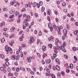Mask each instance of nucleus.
<instances>
[{"instance_id": "obj_62", "label": "nucleus", "mask_w": 78, "mask_h": 78, "mask_svg": "<svg viewBox=\"0 0 78 78\" xmlns=\"http://www.w3.org/2000/svg\"><path fill=\"white\" fill-rule=\"evenodd\" d=\"M62 40H64V39H65V37H64V36H63L62 37Z\"/></svg>"}, {"instance_id": "obj_9", "label": "nucleus", "mask_w": 78, "mask_h": 78, "mask_svg": "<svg viewBox=\"0 0 78 78\" xmlns=\"http://www.w3.org/2000/svg\"><path fill=\"white\" fill-rule=\"evenodd\" d=\"M42 50L44 51H45L46 50V47L45 46H43L42 47Z\"/></svg>"}, {"instance_id": "obj_50", "label": "nucleus", "mask_w": 78, "mask_h": 78, "mask_svg": "<svg viewBox=\"0 0 78 78\" xmlns=\"http://www.w3.org/2000/svg\"><path fill=\"white\" fill-rule=\"evenodd\" d=\"M75 25L76 26H78V22H76L75 23Z\"/></svg>"}, {"instance_id": "obj_38", "label": "nucleus", "mask_w": 78, "mask_h": 78, "mask_svg": "<svg viewBox=\"0 0 78 78\" xmlns=\"http://www.w3.org/2000/svg\"><path fill=\"white\" fill-rule=\"evenodd\" d=\"M61 74L62 76H64V73L63 72H62L61 73Z\"/></svg>"}, {"instance_id": "obj_13", "label": "nucleus", "mask_w": 78, "mask_h": 78, "mask_svg": "<svg viewBox=\"0 0 78 78\" xmlns=\"http://www.w3.org/2000/svg\"><path fill=\"white\" fill-rule=\"evenodd\" d=\"M48 27L49 28H50L51 27V24L50 23H49L48 24Z\"/></svg>"}, {"instance_id": "obj_46", "label": "nucleus", "mask_w": 78, "mask_h": 78, "mask_svg": "<svg viewBox=\"0 0 78 78\" xmlns=\"http://www.w3.org/2000/svg\"><path fill=\"white\" fill-rule=\"evenodd\" d=\"M50 10H49L47 12V14L49 15H50Z\"/></svg>"}, {"instance_id": "obj_40", "label": "nucleus", "mask_w": 78, "mask_h": 78, "mask_svg": "<svg viewBox=\"0 0 78 78\" xmlns=\"http://www.w3.org/2000/svg\"><path fill=\"white\" fill-rule=\"evenodd\" d=\"M47 19L49 22H50V17L49 16L47 17Z\"/></svg>"}, {"instance_id": "obj_60", "label": "nucleus", "mask_w": 78, "mask_h": 78, "mask_svg": "<svg viewBox=\"0 0 78 78\" xmlns=\"http://www.w3.org/2000/svg\"><path fill=\"white\" fill-rule=\"evenodd\" d=\"M37 56H39L40 57L41 56V55H40V54L38 53H37Z\"/></svg>"}, {"instance_id": "obj_49", "label": "nucleus", "mask_w": 78, "mask_h": 78, "mask_svg": "<svg viewBox=\"0 0 78 78\" xmlns=\"http://www.w3.org/2000/svg\"><path fill=\"white\" fill-rule=\"evenodd\" d=\"M27 17L28 19H30V16H27Z\"/></svg>"}, {"instance_id": "obj_25", "label": "nucleus", "mask_w": 78, "mask_h": 78, "mask_svg": "<svg viewBox=\"0 0 78 78\" xmlns=\"http://www.w3.org/2000/svg\"><path fill=\"white\" fill-rule=\"evenodd\" d=\"M5 38H3L2 39L1 42H2V43L4 42H5Z\"/></svg>"}, {"instance_id": "obj_54", "label": "nucleus", "mask_w": 78, "mask_h": 78, "mask_svg": "<svg viewBox=\"0 0 78 78\" xmlns=\"http://www.w3.org/2000/svg\"><path fill=\"white\" fill-rule=\"evenodd\" d=\"M26 27H25V25L24 24H23V30H25V29L26 28Z\"/></svg>"}, {"instance_id": "obj_4", "label": "nucleus", "mask_w": 78, "mask_h": 78, "mask_svg": "<svg viewBox=\"0 0 78 78\" xmlns=\"http://www.w3.org/2000/svg\"><path fill=\"white\" fill-rule=\"evenodd\" d=\"M11 58L12 60H14V59H16V60H18V59H17V57L16 56L12 55L11 56Z\"/></svg>"}, {"instance_id": "obj_29", "label": "nucleus", "mask_w": 78, "mask_h": 78, "mask_svg": "<svg viewBox=\"0 0 78 78\" xmlns=\"http://www.w3.org/2000/svg\"><path fill=\"white\" fill-rule=\"evenodd\" d=\"M0 69L1 70V71H3V70H4V68H3V67H1Z\"/></svg>"}, {"instance_id": "obj_12", "label": "nucleus", "mask_w": 78, "mask_h": 78, "mask_svg": "<svg viewBox=\"0 0 78 78\" xmlns=\"http://www.w3.org/2000/svg\"><path fill=\"white\" fill-rule=\"evenodd\" d=\"M55 62H58V64H60V61H59V60L58 58L55 59Z\"/></svg>"}, {"instance_id": "obj_52", "label": "nucleus", "mask_w": 78, "mask_h": 78, "mask_svg": "<svg viewBox=\"0 0 78 78\" xmlns=\"http://www.w3.org/2000/svg\"><path fill=\"white\" fill-rule=\"evenodd\" d=\"M55 15H58V12L56 11H55Z\"/></svg>"}, {"instance_id": "obj_6", "label": "nucleus", "mask_w": 78, "mask_h": 78, "mask_svg": "<svg viewBox=\"0 0 78 78\" xmlns=\"http://www.w3.org/2000/svg\"><path fill=\"white\" fill-rule=\"evenodd\" d=\"M28 60V62H31V57L30 56L29 58H28L27 59Z\"/></svg>"}, {"instance_id": "obj_2", "label": "nucleus", "mask_w": 78, "mask_h": 78, "mask_svg": "<svg viewBox=\"0 0 78 78\" xmlns=\"http://www.w3.org/2000/svg\"><path fill=\"white\" fill-rule=\"evenodd\" d=\"M60 50L62 51H63V52H64V53H66V50H65V48L63 46H62L61 47V48H60Z\"/></svg>"}, {"instance_id": "obj_44", "label": "nucleus", "mask_w": 78, "mask_h": 78, "mask_svg": "<svg viewBox=\"0 0 78 78\" xmlns=\"http://www.w3.org/2000/svg\"><path fill=\"white\" fill-rule=\"evenodd\" d=\"M48 46H49V47H50L51 48L52 47V44H48Z\"/></svg>"}, {"instance_id": "obj_1", "label": "nucleus", "mask_w": 78, "mask_h": 78, "mask_svg": "<svg viewBox=\"0 0 78 78\" xmlns=\"http://www.w3.org/2000/svg\"><path fill=\"white\" fill-rule=\"evenodd\" d=\"M5 50L7 52L9 51L10 53H11V54L12 53V49L11 48L9 47H8V46H6L5 47Z\"/></svg>"}, {"instance_id": "obj_3", "label": "nucleus", "mask_w": 78, "mask_h": 78, "mask_svg": "<svg viewBox=\"0 0 78 78\" xmlns=\"http://www.w3.org/2000/svg\"><path fill=\"white\" fill-rule=\"evenodd\" d=\"M30 41L31 42H33L34 41V37L31 36L30 37Z\"/></svg>"}, {"instance_id": "obj_51", "label": "nucleus", "mask_w": 78, "mask_h": 78, "mask_svg": "<svg viewBox=\"0 0 78 78\" xmlns=\"http://www.w3.org/2000/svg\"><path fill=\"white\" fill-rule=\"evenodd\" d=\"M22 47H23V48L25 47V44H23L22 45Z\"/></svg>"}, {"instance_id": "obj_30", "label": "nucleus", "mask_w": 78, "mask_h": 78, "mask_svg": "<svg viewBox=\"0 0 78 78\" xmlns=\"http://www.w3.org/2000/svg\"><path fill=\"white\" fill-rule=\"evenodd\" d=\"M64 57L66 59H67L68 58V56L66 55H64Z\"/></svg>"}, {"instance_id": "obj_18", "label": "nucleus", "mask_w": 78, "mask_h": 78, "mask_svg": "<svg viewBox=\"0 0 78 78\" xmlns=\"http://www.w3.org/2000/svg\"><path fill=\"white\" fill-rule=\"evenodd\" d=\"M15 29V28L14 27H13L12 29H10V31L12 32H13L14 31V30Z\"/></svg>"}, {"instance_id": "obj_59", "label": "nucleus", "mask_w": 78, "mask_h": 78, "mask_svg": "<svg viewBox=\"0 0 78 78\" xmlns=\"http://www.w3.org/2000/svg\"><path fill=\"white\" fill-rule=\"evenodd\" d=\"M53 48L54 49H55V50H57V48H56V47L55 46Z\"/></svg>"}, {"instance_id": "obj_39", "label": "nucleus", "mask_w": 78, "mask_h": 78, "mask_svg": "<svg viewBox=\"0 0 78 78\" xmlns=\"http://www.w3.org/2000/svg\"><path fill=\"white\" fill-rule=\"evenodd\" d=\"M34 15L36 17H38V15L37 14V13H36L34 14Z\"/></svg>"}, {"instance_id": "obj_33", "label": "nucleus", "mask_w": 78, "mask_h": 78, "mask_svg": "<svg viewBox=\"0 0 78 78\" xmlns=\"http://www.w3.org/2000/svg\"><path fill=\"white\" fill-rule=\"evenodd\" d=\"M19 70H20L19 68L17 67L16 69V72H19Z\"/></svg>"}, {"instance_id": "obj_23", "label": "nucleus", "mask_w": 78, "mask_h": 78, "mask_svg": "<svg viewBox=\"0 0 78 78\" xmlns=\"http://www.w3.org/2000/svg\"><path fill=\"white\" fill-rule=\"evenodd\" d=\"M0 57L2 58V59L4 58V55H3V54H1L0 55Z\"/></svg>"}, {"instance_id": "obj_53", "label": "nucleus", "mask_w": 78, "mask_h": 78, "mask_svg": "<svg viewBox=\"0 0 78 78\" xmlns=\"http://www.w3.org/2000/svg\"><path fill=\"white\" fill-rule=\"evenodd\" d=\"M31 73L32 75H34V73L33 71H31Z\"/></svg>"}, {"instance_id": "obj_34", "label": "nucleus", "mask_w": 78, "mask_h": 78, "mask_svg": "<svg viewBox=\"0 0 78 78\" xmlns=\"http://www.w3.org/2000/svg\"><path fill=\"white\" fill-rule=\"evenodd\" d=\"M66 27H67V28L68 29V30H69V29H70V28H69V25H68V24L67 25Z\"/></svg>"}, {"instance_id": "obj_57", "label": "nucleus", "mask_w": 78, "mask_h": 78, "mask_svg": "<svg viewBox=\"0 0 78 78\" xmlns=\"http://www.w3.org/2000/svg\"><path fill=\"white\" fill-rule=\"evenodd\" d=\"M34 32L35 34H37V30H34Z\"/></svg>"}, {"instance_id": "obj_22", "label": "nucleus", "mask_w": 78, "mask_h": 78, "mask_svg": "<svg viewBox=\"0 0 78 78\" xmlns=\"http://www.w3.org/2000/svg\"><path fill=\"white\" fill-rule=\"evenodd\" d=\"M51 76L52 78H56V77H55V76L53 74H51Z\"/></svg>"}, {"instance_id": "obj_24", "label": "nucleus", "mask_w": 78, "mask_h": 78, "mask_svg": "<svg viewBox=\"0 0 78 78\" xmlns=\"http://www.w3.org/2000/svg\"><path fill=\"white\" fill-rule=\"evenodd\" d=\"M8 75L10 76H13V74L12 73H10L8 74Z\"/></svg>"}, {"instance_id": "obj_56", "label": "nucleus", "mask_w": 78, "mask_h": 78, "mask_svg": "<svg viewBox=\"0 0 78 78\" xmlns=\"http://www.w3.org/2000/svg\"><path fill=\"white\" fill-rule=\"evenodd\" d=\"M41 63L43 64H45V62L44 61V60H42L41 61Z\"/></svg>"}, {"instance_id": "obj_28", "label": "nucleus", "mask_w": 78, "mask_h": 78, "mask_svg": "<svg viewBox=\"0 0 78 78\" xmlns=\"http://www.w3.org/2000/svg\"><path fill=\"white\" fill-rule=\"evenodd\" d=\"M3 9L4 11H8V9L7 8H4Z\"/></svg>"}, {"instance_id": "obj_19", "label": "nucleus", "mask_w": 78, "mask_h": 78, "mask_svg": "<svg viewBox=\"0 0 78 78\" xmlns=\"http://www.w3.org/2000/svg\"><path fill=\"white\" fill-rule=\"evenodd\" d=\"M41 11L42 12H44L45 11V7H42L41 8Z\"/></svg>"}, {"instance_id": "obj_61", "label": "nucleus", "mask_w": 78, "mask_h": 78, "mask_svg": "<svg viewBox=\"0 0 78 78\" xmlns=\"http://www.w3.org/2000/svg\"><path fill=\"white\" fill-rule=\"evenodd\" d=\"M10 4L12 5H13L14 4V2H11Z\"/></svg>"}, {"instance_id": "obj_15", "label": "nucleus", "mask_w": 78, "mask_h": 78, "mask_svg": "<svg viewBox=\"0 0 78 78\" xmlns=\"http://www.w3.org/2000/svg\"><path fill=\"white\" fill-rule=\"evenodd\" d=\"M73 58L75 61H77V60H78V58H77V57H76L75 56H74Z\"/></svg>"}, {"instance_id": "obj_14", "label": "nucleus", "mask_w": 78, "mask_h": 78, "mask_svg": "<svg viewBox=\"0 0 78 78\" xmlns=\"http://www.w3.org/2000/svg\"><path fill=\"white\" fill-rule=\"evenodd\" d=\"M37 5V3L36 2H34L33 3V5L34 7H35Z\"/></svg>"}, {"instance_id": "obj_21", "label": "nucleus", "mask_w": 78, "mask_h": 78, "mask_svg": "<svg viewBox=\"0 0 78 78\" xmlns=\"http://www.w3.org/2000/svg\"><path fill=\"white\" fill-rule=\"evenodd\" d=\"M63 45L64 47H66V42L64 41L63 42Z\"/></svg>"}, {"instance_id": "obj_26", "label": "nucleus", "mask_w": 78, "mask_h": 78, "mask_svg": "<svg viewBox=\"0 0 78 78\" xmlns=\"http://www.w3.org/2000/svg\"><path fill=\"white\" fill-rule=\"evenodd\" d=\"M38 35L39 36H41L42 35V32L40 31Z\"/></svg>"}, {"instance_id": "obj_55", "label": "nucleus", "mask_w": 78, "mask_h": 78, "mask_svg": "<svg viewBox=\"0 0 78 78\" xmlns=\"http://www.w3.org/2000/svg\"><path fill=\"white\" fill-rule=\"evenodd\" d=\"M54 52L55 53H58V51H57V50H55Z\"/></svg>"}, {"instance_id": "obj_11", "label": "nucleus", "mask_w": 78, "mask_h": 78, "mask_svg": "<svg viewBox=\"0 0 78 78\" xmlns=\"http://www.w3.org/2000/svg\"><path fill=\"white\" fill-rule=\"evenodd\" d=\"M69 66L70 69H72L73 68V64L71 63L69 65Z\"/></svg>"}, {"instance_id": "obj_48", "label": "nucleus", "mask_w": 78, "mask_h": 78, "mask_svg": "<svg viewBox=\"0 0 78 78\" xmlns=\"http://www.w3.org/2000/svg\"><path fill=\"white\" fill-rule=\"evenodd\" d=\"M53 27L54 28H56V25L54 24L53 25Z\"/></svg>"}, {"instance_id": "obj_37", "label": "nucleus", "mask_w": 78, "mask_h": 78, "mask_svg": "<svg viewBox=\"0 0 78 78\" xmlns=\"http://www.w3.org/2000/svg\"><path fill=\"white\" fill-rule=\"evenodd\" d=\"M46 71L48 72V73H49L50 72V69H49L48 68L46 70Z\"/></svg>"}, {"instance_id": "obj_5", "label": "nucleus", "mask_w": 78, "mask_h": 78, "mask_svg": "<svg viewBox=\"0 0 78 78\" xmlns=\"http://www.w3.org/2000/svg\"><path fill=\"white\" fill-rule=\"evenodd\" d=\"M63 33L65 36H66V35H67V30H66L64 29L63 30Z\"/></svg>"}, {"instance_id": "obj_45", "label": "nucleus", "mask_w": 78, "mask_h": 78, "mask_svg": "<svg viewBox=\"0 0 78 78\" xmlns=\"http://www.w3.org/2000/svg\"><path fill=\"white\" fill-rule=\"evenodd\" d=\"M53 56L54 58H56V54H54Z\"/></svg>"}, {"instance_id": "obj_43", "label": "nucleus", "mask_w": 78, "mask_h": 78, "mask_svg": "<svg viewBox=\"0 0 78 78\" xmlns=\"http://www.w3.org/2000/svg\"><path fill=\"white\" fill-rule=\"evenodd\" d=\"M55 41L56 42L58 43L59 42V40L58 39H56L55 40Z\"/></svg>"}, {"instance_id": "obj_7", "label": "nucleus", "mask_w": 78, "mask_h": 78, "mask_svg": "<svg viewBox=\"0 0 78 78\" xmlns=\"http://www.w3.org/2000/svg\"><path fill=\"white\" fill-rule=\"evenodd\" d=\"M51 62V60H50V59L46 60V62L47 64H49V63H50Z\"/></svg>"}, {"instance_id": "obj_17", "label": "nucleus", "mask_w": 78, "mask_h": 78, "mask_svg": "<svg viewBox=\"0 0 78 78\" xmlns=\"http://www.w3.org/2000/svg\"><path fill=\"white\" fill-rule=\"evenodd\" d=\"M77 33H78V30H76L74 32V34H77Z\"/></svg>"}, {"instance_id": "obj_10", "label": "nucleus", "mask_w": 78, "mask_h": 78, "mask_svg": "<svg viewBox=\"0 0 78 78\" xmlns=\"http://www.w3.org/2000/svg\"><path fill=\"white\" fill-rule=\"evenodd\" d=\"M56 30L58 32H59V31H60V28H59V27L58 26H57V27H56Z\"/></svg>"}, {"instance_id": "obj_27", "label": "nucleus", "mask_w": 78, "mask_h": 78, "mask_svg": "<svg viewBox=\"0 0 78 78\" xmlns=\"http://www.w3.org/2000/svg\"><path fill=\"white\" fill-rule=\"evenodd\" d=\"M14 15H12L10 16H9V18H10V19H12V18H13V17H14Z\"/></svg>"}, {"instance_id": "obj_41", "label": "nucleus", "mask_w": 78, "mask_h": 78, "mask_svg": "<svg viewBox=\"0 0 78 78\" xmlns=\"http://www.w3.org/2000/svg\"><path fill=\"white\" fill-rule=\"evenodd\" d=\"M66 71L67 73H69V69H66Z\"/></svg>"}, {"instance_id": "obj_58", "label": "nucleus", "mask_w": 78, "mask_h": 78, "mask_svg": "<svg viewBox=\"0 0 78 78\" xmlns=\"http://www.w3.org/2000/svg\"><path fill=\"white\" fill-rule=\"evenodd\" d=\"M39 40L37 39V45H38V44H39Z\"/></svg>"}, {"instance_id": "obj_35", "label": "nucleus", "mask_w": 78, "mask_h": 78, "mask_svg": "<svg viewBox=\"0 0 78 78\" xmlns=\"http://www.w3.org/2000/svg\"><path fill=\"white\" fill-rule=\"evenodd\" d=\"M62 5L63 6H65L66 5V3L65 2H63L62 4Z\"/></svg>"}, {"instance_id": "obj_32", "label": "nucleus", "mask_w": 78, "mask_h": 78, "mask_svg": "<svg viewBox=\"0 0 78 78\" xmlns=\"http://www.w3.org/2000/svg\"><path fill=\"white\" fill-rule=\"evenodd\" d=\"M25 25H26V27H28V25H28V22L26 23Z\"/></svg>"}, {"instance_id": "obj_64", "label": "nucleus", "mask_w": 78, "mask_h": 78, "mask_svg": "<svg viewBox=\"0 0 78 78\" xmlns=\"http://www.w3.org/2000/svg\"><path fill=\"white\" fill-rule=\"evenodd\" d=\"M27 71H30V69L29 68H27Z\"/></svg>"}, {"instance_id": "obj_20", "label": "nucleus", "mask_w": 78, "mask_h": 78, "mask_svg": "<svg viewBox=\"0 0 78 78\" xmlns=\"http://www.w3.org/2000/svg\"><path fill=\"white\" fill-rule=\"evenodd\" d=\"M43 4V3H42V1H40V3H39V4H38V5L40 6H42Z\"/></svg>"}, {"instance_id": "obj_47", "label": "nucleus", "mask_w": 78, "mask_h": 78, "mask_svg": "<svg viewBox=\"0 0 78 78\" xmlns=\"http://www.w3.org/2000/svg\"><path fill=\"white\" fill-rule=\"evenodd\" d=\"M18 14H19V12L18 11H16L15 14L16 16H18Z\"/></svg>"}, {"instance_id": "obj_8", "label": "nucleus", "mask_w": 78, "mask_h": 78, "mask_svg": "<svg viewBox=\"0 0 78 78\" xmlns=\"http://www.w3.org/2000/svg\"><path fill=\"white\" fill-rule=\"evenodd\" d=\"M55 69H56V70H60V68L59 67V66L58 65L56 66Z\"/></svg>"}, {"instance_id": "obj_36", "label": "nucleus", "mask_w": 78, "mask_h": 78, "mask_svg": "<svg viewBox=\"0 0 78 78\" xmlns=\"http://www.w3.org/2000/svg\"><path fill=\"white\" fill-rule=\"evenodd\" d=\"M47 56V55L45 54L44 53H43V57H46Z\"/></svg>"}, {"instance_id": "obj_42", "label": "nucleus", "mask_w": 78, "mask_h": 78, "mask_svg": "<svg viewBox=\"0 0 78 78\" xmlns=\"http://www.w3.org/2000/svg\"><path fill=\"white\" fill-rule=\"evenodd\" d=\"M73 51H76V47H73Z\"/></svg>"}, {"instance_id": "obj_16", "label": "nucleus", "mask_w": 78, "mask_h": 78, "mask_svg": "<svg viewBox=\"0 0 78 78\" xmlns=\"http://www.w3.org/2000/svg\"><path fill=\"white\" fill-rule=\"evenodd\" d=\"M5 64L6 66H9V62L8 61L6 62Z\"/></svg>"}, {"instance_id": "obj_63", "label": "nucleus", "mask_w": 78, "mask_h": 78, "mask_svg": "<svg viewBox=\"0 0 78 78\" xmlns=\"http://www.w3.org/2000/svg\"><path fill=\"white\" fill-rule=\"evenodd\" d=\"M26 11V9L25 8H23L22 9V11Z\"/></svg>"}, {"instance_id": "obj_31", "label": "nucleus", "mask_w": 78, "mask_h": 78, "mask_svg": "<svg viewBox=\"0 0 78 78\" xmlns=\"http://www.w3.org/2000/svg\"><path fill=\"white\" fill-rule=\"evenodd\" d=\"M9 13H10V14H12V13H13V10H10L9 12Z\"/></svg>"}]
</instances>
